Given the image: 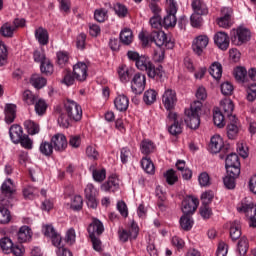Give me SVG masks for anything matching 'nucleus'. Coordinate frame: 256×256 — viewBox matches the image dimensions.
Wrapping results in <instances>:
<instances>
[{"label": "nucleus", "mask_w": 256, "mask_h": 256, "mask_svg": "<svg viewBox=\"0 0 256 256\" xmlns=\"http://www.w3.org/2000/svg\"><path fill=\"white\" fill-rule=\"evenodd\" d=\"M209 45L208 35H199L192 42V49L196 55H203V51L207 49Z\"/></svg>", "instance_id": "15"}, {"label": "nucleus", "mask_w": 256, "mask_h": 256, "mask_svg": "<svg viewBox=\"0 0 256 256\" xmlns=\"http://www.w3.org/2000/svg\"><path fill=\"white\" fill-rule=\"evenodd\" d=\"M214 43L221 51H227L229 49V35L225 32H217L214 35Z\"/></svg>", "instance_id": "19"}, {"label": "nucleus", "mask_w": 256, "mask_h": 256, "mask_svg": "<svg viewBox=\"0 0 256 256\" xmlns=\"http://www.w3.org/2000/svg\"><path fill=\"white\" fill-rule=\"evenodd\" d=\"M192 9L194 13L197 15H207L209 13V9L207 8V4L203 2V0H193L192 1Z\"/></svg>", "instance_id": "30"}, {"label": "nucleus", "mask_w": 256, "mask_h": 256, "mask_svg": "<svg viewBox=\"0 0 256 256\" xmlns=\"http://www.w3.org/2000/svg\"><path fill=\"white\" fill-rule=\"evenodd\" d=\"M92 177L97 183H103L107 177V170L102 168L101 170H94Z\"/></svg>", "instance_id": "57"}, {"label": "nucleus", "mask_w": 256, "mask_h": 256, "mask_svg": "<svg viewBox=\"0 0 256 256\" xmlns=\"http://www.w3.org/2000/svg\"><path fill=\"white\" fill-rule=\"evenodd\" d=\"M117 189H119V179L115 176L108 177L107 181L101 185L102 191H111L112 193H115Z\"/></svg>", "instance_id": "25"}, {"label": "nucleus", "mask_w": 256, "mask_h": 256, "mask_svg": "<svg viewBox=\"0 0 256 256\" xmlns=\"http://www.w3.org/2000/svg\"><path fill=\"white\" fill-rule=\"evenodd\" d=\"M117 73L121 83H129L131 77L135 75V69L128 65H121L118 67Z\"/></svg>", "instance_id": "18"}, {"label": "nucleus", "mask_w": 256, "mask_h": 256, "mask_svg": "<svg viewBox=\"0 0 256 256\" xmlns=\"http://www.w3.org/2000/svg\"><path fill=\"white\" fill-rule=\"evenodd\" d=\"M223 144V138H221L219 135L212 136L209 144L211 153H221V151L225 149Z\"/></svg>", "instance_id": "24"}, {"label": "nucleus", "mask_w": 256, "mask_h": 256, "mask_svg": "<svg viewBox=\"0 0 256 256\" xmlns=\"http://www.w3.org/2000/svg\"><path fill=\"white\" fill-rule=\"evenodd\" d=\"M76 81L82 83L87 79V65H74L73 72Z\"/></svg>", "instance_id": "28"}, {"label": "nucleus", "mask_w": 256, "mask_h": 256, "mask_svg": "<svg viewBox=\"0 0 256 256\" xmlns=\"http://www.w3.org/2000/svg\"><path fill=\"white\" fill-rule=\"evenodd\" d=\"M9 207L13 205H2L0 204V224L7 225L11 221V212H9Z\"/></svg>", "instance_id": "32"}, {"label": "nucleus", "mask_w": 256, "mask_h": 256, "mask_svg": "<svg viewBox=\"0 0 256 256\" xmlns=\"http://www.w3.org/2000/svg\"><path fill=\"white\" fill-rule=\"evenodd\" d=\"M114 11L116 13V15H118V17H127V7H125V5L121 4V3H117L114 5Z\"/></svg>", "instance_id": "63"}, {"label": "nucleus", "mask_w": 256, "mask_h": 256, "mask_svg": "<svg viewBox=\"0 0 256 256\" xmlns=\"http://www.w3.org/2000/svg\"><path fill=\"white\" fill-rule=\"evenodd\" d=\"M225 168L231 175H241V162L237 153H231L226 157Z\"/></svg>", "instance_id": "9"}, {"label": "nucleus", "mask_w": 256, "mask_h": 256, "mask_svg": "<svg viewBox=\"0 0 256 256\" xmlns=\"http://www.w3.org/2000/svg\"><path fill=\"white\" fill-rule=\"evenodd\" d=\"M131 149L129 147H123L120 149V160L123 165H127L129 163V159H131Z\"/></svg>", "instance_id": "55"}, {"label": "nucleus", "mask_w": 256, "mask_h": 256, "mask_svg": "<svg viewBox=\"0 0 256 256\" xmlns=\"http://www.w3.org/2000/svg\"><path fill=\"white\" fill-rule=\"evenodd\" d=\"M238 213H245L248 217L249 227L256 228V205L253 202L247 203L246 200H243L237 206Z\"/></svg>", "instance_id": "7"}, {"label": "nucleus", "mask_w": 256, "mask_h": 256, "mask_svg": "<svg viewBox=\"0 0 256 256\" xmlns=\"http://www.w3.org/2000/svg\"><path fill=\"white\" fill-rule=\"evenodd\" d=\"M201 107H203V104L200 101H196L189 109H185L184 121L190 129H199V125H201V118L199 117Z\"/></svg>", "instance_id": "3"}, {"label": "nucleus", "mask_w": 256, "mask_h": 256, "mask_svg": "<svg viewBox=\"0 0 256 256\" xmlns=\"http://www.w3.org/2000/svg\"><path fill=\"white\" fill-rule=\"evenodd\" d=\"M214 197L215 194L213 193V191L208 190L204 192L201 196L202 205H209L213 201Z\"/></svg>", "instance_id": "62"}, {"label": "nucleus", "mask_w": 256, "mask_h": 256, "mask_svg": "<svg viewBox=\"0 0 256 256\" xmlns=\"http://www.w3.org/2000/svg\"><path fill=\"white\" fill-rule=\"evenodd\" d=\"M24 127L28 131L29 135H37L41 129L39 125L33 120H26L24 122Z\"/></svg>", "instance_id": "45"}, {"label": "nucleus", "mask_w": 256, "mask_h": 256, "mask_svg": "<svg viewBox=\"0 0 256 256\" xmlns=\"http://www.w3.org/2000/svg\"><path fill=\"white\" fill-rule=\"evenodd\" d=\"M167 15L162 21L163 27L169 29V27H175L177 25V2L175 0H166Z\"/></svg>", "instance_id": "6"}, {"label": "nucleus", "mask_w": 256, "mask_h": 256, "mask_svg": "<svg viewBox=\"0 0 256 256\" xmlns=\"http://www.w3.org/2000/svg\"><path fill=\"white\" fill-rule=\"evenodd\" d=\"M53 149L55 148L53 147V143L51 141H43L39 147L40 153L45 155V157H51L53 155Z\"/></svg>", "instance_id": "41"}, {"label": "nucleus", "mask_w": 256, "mask_h": 256, "mask_svg": "<svg viewBox=\"0 0 256 256\" xmlns=\"http://www.w3.org/2000/svg\"><path fill=\"white\" fill-rule=\"evenodd\" d=\"M14 245L15 244H13V240H11V238L9 237H4L0 240V248L2 249V251H4V253H11Z\"/></svg>", "instance_id": "48"}, {"label": "nucleus", "mask_w": 256, "mask_h": 256, "mask_svg": "<svg viewBox=\"0 0 256 256\" xmlns=\"http://www.w3.org/2000/svg\"><path fill=\"white\" fill-rule=\"evenodd\" d=\"M77 78H75V74L71 70H65L63 72V78L61 80L62 85H66V87H71V85L75 84V81Z\"/></svg>", "instance_id": "37"}, {"label": "nucleus", "mask_w": 256, "mask_h": 256, "mask_svg": "<svg viewBox=\"0 0 256 256\" xmlns=\"http://www.w3.org/2000/svg\"><path fill=\"white\" fill-rule=\"evenodd\" d=\"M9 136L12 142L19 144L23 136V128L18 124H13L9 129Z\"/></svg>", "instance_id": "27"}, {"label": "nucleus", "mask_w": 256, "mask_h": 256, "mask_svg": "<svg viewBox=\"0 0 256 256\" xmlns=\"http://www.w3.org/2000/svg\"><path fill=\"white\" fill-rule=\"evenodd\" d=\"M71 209H73V211H81L83 209V197L79 195L74 196Z\"/></svg>", "instance_id": "58"}, {"label": "nucleus", "mask_w": 256, "mask_h": 256, "mask_svg": "<svg viewBox=\"0 0 256 256\" xmlns=\"http://www.w3.org/2000/svg\"><path fill=\"white\" fill-rule=\"evenodd\" d=\"M9 52L4 41H0V65H7Z\"/></svg>", "instance_id": "53"}, {"label": "nucleus", "mask_w": 256, "mask_h": 256, "mask_svg": "<svg viewBox=\"0 0 256 256\" xmlns=\"http://www.w3.org/2000/svg\"><path fill=\"white\" fill-rule=\"evenodd\" d=\"M197 207H199V199L193 196H187L182 201V212L184 215H193L197 211Z\"/></svg>", "instance_id": "14"}, {"label": "nucleus", "mask_w": 256, "mask_h": 256, "mask_svg": "<svg viewBox=\"0 0 256 256\" xmlns=\"http://www.w3.org/2000/svg\"><path fill=\"white\" fill-rule=\"evenodd\" d=\"M179 223L181 229H183L184 231H191V229H193V221L191 219V214H184L180 218Z\"/></svg>", "instance_id": "38"}, {"label": "nucleus", "mask_w": 256, "mask_h": 256, "mask_svg": "<svg viewBox=\"0 0 256 256\" xmlns=\"http://www.w3.org/2000/svg\"><path fill=\"white\" fill-rule=\"evenodd\" d=\"M114 107L120 113H125L129 109V98L124 94H119L114 99Z\"/></svg>", "instance_id": "22"}, {"label": "nucleus", "mask_w": 256, "mask_h": 256, "mask_svg": "<svg viewBox=\"0 0 256 256\" xmlns=\"http://www.w3.org/2000/svg\"><path fill=\"white\" fill-rule=\"evenodd\" d=\"M87 199L88 207L97 209V188L93 184H88L84 190Z\"/></svg>", "instance_id": "17"}, {"label": "nucleus", "mask_w": 256, "mask_h": 256, "mask_svg": "<svg viewBox=\"0 0 256 256\" xmlns=\"http://www.w3.org/2000/svg\"><path fill=\"white\" fill-rule=\"evenodd\" d=\"M209 74L216 79V81H219L223 75V66L222 65H211L209 68Z\"/></svg>", "instance_id": "52"}, {"label": "nucleus", "mask_w": 256, "mask_h": 256, "mask_svg": "<svg viewBox=\"0 0 256 256\" xmlns=\"http://www.w3.org/2000/svg\"><path fill=\"white\" fill-rule=\"evenodd\" d=\"M22 99L27 105H35L39 97L33 94L30 90H25L23 92Z\"/></svg>", "instance_id": "49"}, {"label": "nucleus", "mask_w": 256, "mask_h": 256, "mask_svg": "<svg viewBox=\"0 0 256 256\" xmlns=\"http://www.w3.org/2000/svg\"><path fill=\"white\" fill-rule=\"evenodd\" d=\"M233 76L236 81L243 83V81H245V78L247 77V69H245V67L243 66H237L233 71Z\"/></svg>", "instance_id": "47"}, {"label": "nucleus", "mask_w": 256, "mask_h": 256, "mask_svg": "<svg viewBox=\"0 0 256 256\" xmlns=\"http://www.w3.org/2000/svg\"><path fill=\"white\" fill-rule=\"evenodd\" d=\"M50 141L54 147V151H57L58 153H63L69 145L67 137L62 133L55 134Z\"/></svg>", "instance_id": "16"}, {"label": "nucleus", "mask_w": 256, "mask_h": 256, "mask_svg": "<svg viewBox=\"0 0 256 256\" xmlns=\"http://www.w3.org/2000/svg\"><path fill=\"white\" fill-rule=\"evenodd\" d=\"M164 177L166 179V183L168 185H175L177 181H179V177H177V172L173 169H169L164 173Z\"/></svg>", "instance_id": "51"}, {"label": "nucleus", "mask_w": 256, "mask_h": 256, "mask_svg": "<svg viewBox=\"0 0 256 256\" xmlns=\"http://www.w3.org/2000/svg\"><path fill=\"white\" fill-rule=\"evenodd\" d=\"M87 230L89 236L99 237V235H103V232L105 231V226H103V222H101V220L93 218Z\"/></svg>", "instance_id": "20"}, {"label": "nucleus", "mask_w": 256, "mask_h": 256, "mask_svg": "<svg viewBox=\"0 0 256 256\" xmlns=\"http://www.w3.org/2000/svg\"><path fill=\"white\" fill-rule=\"evenodd\" d=\"M167 117L170 123L168 133L174 137L181 135V133H183V118L179 117V115L174 112H169Z\"/></svg>", "instance_id": "8"}, {"label": "nucleus", "mask_w": 256, "mask_h": 256, "mask_svg": "<svg viewBox=\"0 0 256 256\" xmlns=\"http://www.w3.org/2000/svg\"><path fill=\"white\" fill-rule=\"evenodd\" d=\"M127 57L130 61H134L136 65H151V60L145 55H139L136 51H128Z\"/></svg>", "instance_id": "23"}, {"label": "nucleus", "mask_w": 256, "mask_h": 256, "mask_svg": "<svg viewBox=\"0 0 256 256\" xmlns=\"http://www.w3.org/2000/svg\"><path fill=\"white\" fill-rule=\"evenodd\" d=\"M221 15L222 16L217 19V25L223 29H229V27L233 25V20L231 19V17H233V9L224 7L221 9Z\"/></svg>", "instance_id": "13"}, {"label": "nucleus", "mask_w": 256, "mask_h": 256, "mask_svg": "<svg viewBox=\"0 0 256 256\" xmlns=\"http://www.w3.org/2000/svg\"><path fill=\"white\" fill-rule=\"evenodd\" d=\"M230 38L236 47H241V45L251 41V30L244 26H239L231 30Z\"/></svg>", "instance_id": "5"}, {"label": "nucleus", "mask_w": 256, "mask_h": 256, "mask_svg": "<svg viewBox=\"0 0 256 256\" xmlns=\"http://www.w3.org/2000/svg\"><path fill=\"white\" fill-rule=\"evenodd\" d=\"M94 19L98 21V23H103L107 19V10L103 8L95 10Z\"/></svg>", "instance_id": "59"}, {"label": "nucleus", "mask_w": 256, "mask_h": 256, "mask_svg": "<svg viewBox=\"0 0 256 256\" xmlns=\"http://www.w3.org/2000/svg\"><path fill=\"white\" fill-rule=\"evenodd\" d=\"M145 85H147V78L142 73L134 74L131 81V89L134 95H141L145 91Z\"/></svg>", "instance_id": "11"}, {"label": "nucleus", "mask_w": 256, "mask_h": 256, "mask_svg": "<svg viewBox=\"0 0 256 256\" xmlns=\"http://www.w3.org/2000/svg\"><path fill=\"white\" fill-rule=\"evenodd\" d=\"M141 167L148 174L155 173V165L153 164V161H151V158L147 156L142 158Z\"/></svg>", "instance_id": "46"}, {"label": "nucleus", "mask_w": 256, "mask_h": 256, "mask_svg": "<svg viewBox=\"0 0 256 256\" xmlns=\"http://www.w3.org/2000/svg\"><path fill=\"white\" fill-rule=\"evenodd\" d=\"M138 37L143 47H147L149 43H155L157 47H163L165 45L168 49H173V42L169 41L167 34L163 31H153L150 34L142 31Z\"/></svg>", "instance_id": "2"}, {"label": "nucleus", "mask_w": 256, "mask_h": 256, "mask_svg": "<svg viewBox=\"0 0 256 256\" xmlns=\"http://www.w3.org/2000/svg\"><path fill=\"white\" fill-rule=\"evenodd\" d=\"M14 31L15 27L10 26L9 24H4L0 29V33L3 35V37H13Z\"/></svg>", "instance_id": "64"}, {"label": "nucleus", "mask_w": 256, "mask_h": 256, "mask_svg": "<svg viewBox=\"0 0 256 256\" xmlns=\"http://www.w3.org/2000/svg\"><path fill=\"white\" fill-rule=\"evenodd\" d=\"M225 117L227 116L219 108H216L213 112L214 125L220 129L225 127Z\"/></svg>", "instance_id": "35"}, {"label": "nucleus", "mask_w": 256, "mask_h": 256, "mask_svg": "<svg viewBox=\"0 0 256 256\" xmlns=\"http://www.w3.org/2000/svg\"><path fill=\"white\" fill-rule=\"evenodd\" d=\"M230 238L233 241H237V239H241V221L234 220L230 222Z\"/></svg>", "instance_id": "29"}, {"label": "nucleus", "mask_w": 256, "mask_h": 256, "mask_svg": "<svg viewBox=\"0 0 256 256\" xmlns=\"http://www.w3.org/2000/svg\"><path fill=\"white\" fill-rule=\"evenodd\" d=\"M31 235H32V232L29 226L20 227L17 233L19 243H27V241L31 239Z\"/></svg>", "instance_id": "33"}, {"label": "nucleus", "mask_w": 256, "mask_h": 256, "mask_svg": "<svg viewBox=\"0 0 256 256\" xmlns=\"http://www.w3.org/2000/svg\"><path fill=\"white\" fill-rule=\"evenodd\" d=\"M33 59L39 65H51V62L47 59L45 52L43 51L35 50L33 53Z\"/></svg>", "instance_id": "39"}, {"label": "nucleus", "mask_w": 256, "mask_h": 256, "mask_svg": "<svg viewBox=\"0 0 256 256\" xmlns=\"http://www.w3.org/2000/svg\"><path fill=\"white\" fill-rule=\"evenodd\" d=\"M0 205H13V200L15 195H17V189H15V184L11 178L6 179L0 188Z\"/></svg>", "instance_id": "4"}, {"label": "nucleus", "mask_w": 256, "mask_h": 256, "mask_svg": "<svg viewBox=\"0 0 256 256\" xmlns=\"http://www.w3.org/2000/svg\"><path fill=\"white\" fill-rule=\"evenodd\" d=\"M227 135L229 139H235L239 135V126L237 125V120L227 125Z\"/></svg>", "instance_id": "50"}, {"label": "nucleus", "mask_w": 256, "mask_h": 256, "mask_svg": "<svg viewBox=\"0 0 256 256\" xmlns=\"http://www.w3.org/2000/svg\"><path fill=\"white\" fill-rule=\"evenodd\" d=\"M237 177H239V175L227 173V176H225L223 179L226 189H235V179H237Z\"/></svg>", "instance_id": "54"}, {"label": "nucleus", "mask_w": 256, "mask_h": 256, "mask_svg": "<svg viewBox=\"0 0 256 256\" xmlns=\"http://www.w3.org/2000/svg\"><path fill=\"white\" fill-rule=\"evenodd\" d=\"M34 109L36 111V113L40 116L43 117V115H45L47 113V102H45V100L43 99H39L36 100V102L34 103Z\"/></svg>", "instance_id": "44"}, {"label": "nucleus", "mask_w": 256, "mask_h": 256, "mask_svg": "<svg viewBox=\"0 0 256 256\" xmlns=\"http://www.w3.org/2000/svg\"><path fill=\"white\" fill-rule=\"evenodd\" d=\"M30 83L35 89H43L47 85V79L39 74H33L30 78Z\"/></svg>", "instance_id": "34"}, {"label": "nucleus", "mask_w": 256, "mask_h": 256, "mask_svg": "<svg viewBox=\"0 0 256 256\" xmlns=\"http://www.w3.org/2000/svg\"><path fill=\"white\" fill-rule=\"evenodd\" d=\"M143 101L145 105H153V103L157 101V91H155L154 89H149L145 91L143 95Z\"/></svg>", "instance_id": "40"}, {"label": "nucleus", "mask_w": 256, "mask_h": 256, "mask_svg": "<svg viewBox=\"0 0 256 256\" xmlns=\"http://www.w3.org/2000/svg\"><path fill=\"white\" fill-rule=\"evenodd\" d=\"M137 69H146V73L150 79L155 81H161L165 77V69L162 65H137Z\"/></svg>", "instance_id": "10"}, {"label": "nucleus", "mask_w": 256, "mask_h": 256, "mask_svg": "<svg viewBox=\"0 0 256 256\" xmlns=\"http://www.w3.org/2000/svg\"><path fill=\"white\" fill-rule=\"evenodd\" d=\"M5 121L8 125H11L17 117V106L15 104H6L4 108Z\"/></svg>", "instance_id": "26"}, {"label": "nucleus", "mask_w": 256, "mask_h": 256, "mask_svg": "<svg viewBox=\"0 0 256 256\" xmlns=\"http://www.w3.org/2000/svg\"><path fill=\"white\" fill-rule=\"evenodd\" d=\"M83 119V109L77 102L67 99L64 102V108L58 117V125L63 129H69L73 123H77Z\"/></svg>", "instance_id": "1"}, {"label": "nucleus", "mask_w": 256, "mask_h": 256, "mask_svg": "<svg viewBox=\"0 0 256 256\" xmlns=\"http://www.w3.org/2000/svg\"><path fill=\"white\" fill-rule=\"evenodd\" d=\"M220 109L223 111V114L226 117H232V119H235V116H233V109H235V106L233 105V101L231 100H225L224 102H221Z\"/></svg>", "instance_id": "36"}, {"label": "nucleus", "mask_w": 256, "mask_h": 256, "mask_svg": "<svg viewBox=\"0 0 256 256\" xmlns=\"http://www.w3.org/2000/svg\"><path fill=\"white\" fill-rule=\"evenodd\" d=\"M162 103L166 111H169V113H171V111L175 109V105H177V93L175 92V90H166L162 96Z\"/></svg>", "instance_id": "12"}, {"label": "nucleus", "mask_w": 256, "mask_h": 256, "mask_svg": "<svg viewBox=\"0 0 256 256\" xmlns=\"http://www.w3.org/2000/svg\"><path fill=\"white\" fill-rule=\"evenodd\" d=\"M44 235L45 237H50L52 241V245L54 247H59L61 245V234H59L57 231H55V228H53L51 225H46L44 227Z\"/></svg>", "instance_id": "21"}, {"label": "nucleus", "mask_w": 256, "mask_h": 256, "mask_svg": "<svg viewBox=\"0 0 256 256\" xmlns=\"http://www.w3.org/2000/svg\"><path fill=\"white\" fill-rule=\"evenodd\" d=\"M239 255L243 256L246 255L247 250L249 249V242H247V238L242 237L240 238L238 245H237Z\"/></svg>", "instance_id": "56"}, {"label": "nucleus", "mask_w": 256, "mask_h": 256, "mask_svg": "<svg viewBox=\"0 0 256 256\" xmlns=\"http://www.w3.org/2000/svg\"><path fill=\"white\" fill-rule=\"evenodd\" d=\"M35 38L37 39L40 45L49 44V32L45 28H38L35 30Z\"/></svg>", "instance_id": "31"}, {"label": "nucleus", "mask_w": 256, "mask_h": 256, "mask_svg": "<svg viewBox=\"0 0 256 256\" xmlns=\"http://www.w3.org/2000/svg\"><path fill=\"white\" fill-rule=\"evenodd\" d=\"M153 151H155V143L153 141L145 139L141 142V153L143 155H150Z\"/></svg>", "instance_id": "43"}, {"label": "nucleus", "mask_w": 256, "mask_h": 256, "mask_svg": "<svg viewBox=\"0 0 256 256\" xmlns=\"http://www.w3.org/2000/svg\"><path fill=\"white\" fill-rule=\"evenodd\" d=\"M200 215L203 219H210L211 215H213V210L208 204H202L200 207Z\"/></svg>", "instance_id": "60"}, {"label": "nucleus", "mask_w": 256, "mask_h": 256, "mask_svg": "<svg viewBox=\"0 0 256 256\" xmlns=\"http://www.w3.org/2000/svg\"><path fill=\"white\" fill-rule=\"evenodd\" d=\"M247 99L250 102L255 101V99H256V83L248 84V87H247Z\"/></svg>", "instance_id": "61"}, {"label": "nucleus", "mask_w": 256, "mask_h": 256, "mask_svg": "<svg viewBox=\"0 0 256 256\" xmlns=\"http://www.w3.org/2000/svg\"><path fill=\"white\" fill-rule=\"evenodd\" d=\"M120 41L124 45H131L133 43V32L129 28H125L120 33Z\"/></svg>", "instance_id": "42"}]
</instances>
